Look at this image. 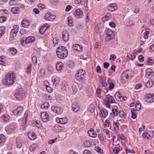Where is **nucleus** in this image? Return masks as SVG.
<instances>
[{"instance_id": "nucleus-7", "label": "nucleus", "mask_w": 154, "mask_h": 154, "mask_svg": "<svg viewBox=\"0 0 154 154\" xmlns=\"http://www.w3.org/2000/svg\"><path fill=\"white\" fill-rule=\"evenodd\" d=\"M16 125H7L5 127V130L8 133H10L14 131L15 129Z\"/></svg>"}, {"instance_id": "nucleus-28", "label": "nucleus", "mask_w": 154, "mask_h": 154, "mask_svg": "<svg viewBox=\"0 0 154 154\" xmlns=\"http://www.w3.org/2000/svg\"><path fill=\"white\" fill-rule=\"evenodd\" d=\"M59 81V79L58 77H53L52 78V82L54 83V84H55L56 86L58 85V83Z\"/></svg>"}, {"instance_id": "nucleus-39", "label": "nucleus", "mask_w": 154, "mask_h": 154, "mask_svg": "<svg viewBox=\"0 0 154 154\" xmlns=\"http://www.w3.org/2000/svg\"><path fill=\"white\" fill-rule=\"evenodd\" d=\"M100 82L101 83L102 86L104 87H106L107 85L106 82L104 81L102 78H101L100 80Z\"/></svg>"}, {"instance_id": "nucleus-55", "label": "nucleus", "mask_w": 154, "mask_h": 154, "mask_svg": "<svg viewBox=\"0 0 154 154\" xmlns=\"http://www.w3.org/2000/svg\"><path fill=\"white\" fill-rule=\"evenodd\" d=\"M113 126L116 131L118 130L119 125L118 123L115 122Z\"/></svg>"}, {"instance_id": "nucleus-38", "label": "nucleus", "mask_w": 154, "mask_h": 154, "mask_svg": "<svg viewBox=\"0 0 154 154\" xmlns=\"http://www.w3.org/2000/svg\"><path fill=\"white\" fill-rule=\"evenodd\" d=\"M119 115L121 118H125L126 116L124 112L122 110L119 111Z\"/></svg>"}, {"instance_id": "nucleus-1", "label": "nucleus", "mask_w": 154, "mask_h": 154, "mask_svg": "<svg viewBox=\"0 0 154 154\" xmlns=\"http://www.w3.org/2000/svg\"><path fill=\"white\" fill-rule=\"evenodd\" d=\"M5 78L3 80V84L6 85H12L14 83L15 79V74L13 72H8L5 76Z\"/></svg>"}, {"instance_id": "nucleus-37", "label": "nucleus", "mask_w": 154, "mask_h": 154, "mask_svg": "<svg viewBox=\"0 0 154 154\" xmlns=\"http://www.w3.org/2000/svg\"><path fill=\"white\" fill-rule=\"evenodd\" d=\"M141 104L139 101H137L136 102V103L135 105V107L136 110L139 111L141 109Z\"/></svg>"}, {"instance_id": "nucleus-17", "label": "nucleus", "mask_w": 154, "mask_h": 154, "mask_svg": "<svg viewBox=\"0 0 154 154\" xmlns=\"http://www.w3.org/2000/svg\"><path fill=\"white\" fill-rule=\"evenodd\" d=\"M117 9L116 5L115 3L110 4L108 7V10L111 11H114Z\"/></svg>"}, {"instance_id": "nucleus-29", "label": "nucleus", "mask_w": 154, "mask_h": 154, "mask_svg": "<svg viewBox=\"0 0 154 154\" xmlns=\"http://www.w3.org/2000/svg\"><path fill=\"white\" fill-rule=\"evenodd\" d=\"M11 11L14 14L18 13L19 8L18 7H14L11 8Z\"/></svg>"}, {"instance_id": "nucleus-11", "label": "nucleus", "mask_w": 154, "mask_h": 154, "mask_svg": "<svg viewBox=\"0 0 154 154\" xmlns=\"http://www.w3.org/2000/svg\"><path fill=\"white\" fill-rule=\"evenodd\" d=\"M145 100L149 103H151L154 102V95L149 94H147L145 97Z\"/></svg>"}, {"instance_id": "nucleus-24", "label": "nucleus", "mask_w": 154, "mask_h": 154, "mask_svg": "<svg viewBox=\"0 0 154 154\" xmlns=\"http://www.w3.org/2000/svg\"><path fill=\"white\" fill-rule=\"evenodd\" d=\"M115 97L117 100L119 101L123 100V99H124L121 94L119 92H116V93L115 95Z\"/></svg>"}, {"instance_id": "nucleus-63", "label": "nucleus", "mask_w": 154, "mask_h": 154, "mask_svg": "<svg viewBox=\"0 0 154 154\" xmlns=\"http://www.w3.org/2000/svg\"><path fill=\"white\" fill-rule=\"evenodd\" d=\"M38 7L40 8L41 9H44L45 8V5L44 4H39L38 5Z\"/></svg>"}, {"instance_id": "nucleus-26", "label": "nucleus", "mask_w": 154, "mask_h": 154, "mask_svg": "<svg viewBox=\"0 0 154 154\" xmlns=\"http://www.w3.org/2000/svg\"><path fill=\"white\" fill-rule=\"evenodd\" d=\"M88 134L89 136L91 137H97V134L94 133L93 129H91L88 131Z\"/></svg>"}, {"instance_id": "nucleus-23", "label": "nucleus", "mask_w": 154, "mask_h": 154, "mask_svg": "<svg viewBox=\"0 0 154 154\" xmlns=\"http://www.w3.org/2000/svg\"><path fill=\"white\" fill-rule=\"evenodd\" d=\"M35 40V38L33 36H29L25 39L26 43H27L34 42Z\"/></svg>"}, {"instance_id": "nucleus-5", "label": "nucleus", "mask_w": 154, "mask_h": 154, "mask_svg": "<svg viewBox=\"0 0 154 154\" xmlns=\"http://www.w3.org/2000/svg\"><path fill=\"white\" fill-rule=\"evenodd\" d=\"M19 26L18 25H15L13 27L10 33V36L12 38H14L16 35L17 33L18 32Z\"/></svg>"}, {"instance_id": "nucleus-64", "label": "nucleus", "mask_w": 154, "mask_h": 154, "mask_svg": "<svg viewBox=\"0 0 154 154\" xmlns=\"http://www.w3.org/2000/svg\"><path fill=\"white\" fill-rule=\"evenodd\" d=\"M114 86V84L111 82L109 87V89L110 90H112Z\"/></svg>"}, {"instance_id": "nucleus-4", "label": "nucleus", "mask_w": 154, "mask_h": 154, "mask_svg": "<svg viewBox=\"0 0 154 154\" xmlns=\"http://www.w3.org/2000/svg\"><path fill=\"white\" fill-rule=\"evenodd\" d=\"M85 71L82 69H80L77 71L75 75V77L77 80L80 81L84 78Z\"/></svg>"}, {"instance_id": "nucleus-62", "label": "nucleus", "mask_w": 154, "mask_h": 154, "mask_svg": "<svg viewBox=\"0 0 154 154\" xmlns=\"http://www.w3.org/2000/svg\"><path fill=\"white\" fill-rule=\"evenodd\" d=\"M138 59L140 62H142L144 61L143 57L142 55H140L139 56Z\"/></svg>"}, {"instance_id": "nucleus-54", "label": "nucleus", "mask_w": 154, "mask_h": 154, "mask_svg": "<svg viewBox=\"0 0 154 154\" xmlns=\"http://www.w3.org/2000/svg\"><path fill=\"white\" fill-rule=\"evenodd\" d=\"M126 152V153H134V151L132 149H130L128 148H127L125 149Z\"/></svg>"}, {"instance_id": "nucleus-57", "label": "nucleus", "mask_w": 154, "mask_h": 154, "mask_svg": "<svg viewBox=\"0 0 154 154\" xmlns=\"http://www.w3.org/2000/svg\"><path fill=\"white\" fill-rule=\"evenodd\" d=\"M53 42L54 45L57 44L58 42V38L56 37L54 38L53 40Z\"/></svg>"}, {"instance_id": "nucleus-12", "label": "nucleus", "mask_w": 154, "mask_h": 154, "mask_svg": "<svg viewBox=\"0 0 154 154\" xmlns=\"http://www.w3.org/2000/svg\"><path fill=\"white\" fill-rule=\"evenodd\" d=\"M72 109L75 112H78L80 109V106L79 103L76 102L73 103L72 105Z\"/></svg>"}, {"instance_id": "nucleus-47", "label": "nucleus", "mask_w": 154, "mask_h": 154, "mask_svg": "<svg viewBox=\"0 0 154 154\" xmlns=\"http://www.w3.org/2000/svg\"><path fill=\"white\" fill-rule=\"evenodd\" d=\"M149 34V31H146L143 33V37L145 39H147Z\"/></svg>"}, {"instance_id": "nucleus-50", "label": "nucleus", "mask_w": 154, "mask_h": 154, "mask_svg": "<svg viewBox=\"0 0 154 154\" xmlns=\"http://www.w3.org/2000/svg\"><path fill=\"white\" fill-rule=\"evenodd\" d=\"M36 147V145L35 144H32L29 147V149L30 151H32L34 150Z\"/></svg>"}, {"instance_id": "nucleus-13", "label": "nucleus", "mask_w": 154, "mask_h": 154, "mask_svg": "<svg viewBox=\"0 0 154 154\" xmlns=\"http://www.w3.org/2000/svg\"><path fill=\"white\" fill-rule=\"evenodd\" d=\"M74 14L77 18H81L83 16V12L80 9H76L74 12Z\"/></svg>"}, {"instance_id": "nucleus-60", "label": "nucleus", "mask_w": 154, "mask_h": 154, "mask_svg": "<svg viewBox=\"0 0 154 154\" xmlns=\"http://www.w3.org/2000/svg\"><path fill=\"white\" fill-rule=\"evenodd\" d=\"M45 70L43 69H41L40 70V75L41 76H43L45 75Z\"/></svg>"}, {"instance_id": "nucleus-2", "label": "nucleus", "mask_w": 154, "mask_h": 154, "mask_svg": "<svg viewBox=\"0 0 154 154\" xmlns=\"http://www.w3.org/2000/svg\"><path fill=\"white\" fill-rule=\"evenodd\" d=\"M56 54L58 58L63 59L67 57L68 51L65 47L59 46L57 49Z\"/></svg>"}, {"instance_id": "nucleus-6", "label": "nucleus", "mask_w": 154, "mask_h": 154, "mask_svg": "<svg viewBox=\"0 0 154 154\" xmlns=\"http://www.w3.org/2000/svg\"><path fill=\"white\" fill-rule=\"evenodd\" d=\"M107 36L106 37V40L107 41H109L113 38L114 34L113 32L111 30H108L106 32Z\"/></svg>"}, {"instance_id": "nucleus-31", "label": "nucleus", "mask_w": 154, "mask_h": 154, "mask_svg": "<svg viewBox=\"0 0 154 154\" xmlns=\"http://www.w3.org/2000/svg\"><path fill=\"white\" fill-rule=\"evenodd\" d=\"M3 120L5 122H7L10 119L9 116L7 114H4L2 116Z\"/></svg>"}, {"instance_id": "nucleus-35", "label": "nucleus", "mask_w": 154, "mask_h": 154, "mask_svg": "<svg viewBox=\"0 0 154 154\" xmlns=\"http://www.w3.org/2000/svg\"><path fill=\"white\" fill-rule=\"evenodd\" d=\"M9 51L12 54H14L17 52V50L14 48H11L9 49Z\"/></svg>"}, {"instance_id": "nucleus-27", "label": "nucleus", "mask_w": 154, "mask_h": 154, "mask_svg": "<svg viewBox=\"0 0 154 154\" xmlns=\"http://www.w3.org/2000/svg\"><path fill=\"white\" fill-rule=\"evenodd\" d=\"M68 85L67 83L65 81L63 82L61 85V88L62 91H65L67 88Z\"/></svg>"}, {"instance_id": "nucleus-42", "label": "nucleus", "mask_w": 154, "mask_h": 154, "mask_svg": "<svg viewBox=\"0 0 154 154\" xmlns=\"http://www.w3.org/2000/svg\"><path fill=\"white\" fill-rule=\"evenodd\" d=\"M84 145L85 147H89L91 145V142L89 141L86 140L84 142Z\"/></svg>"}, {"instance_id": "nucleus-53", "label": "nucleus", "mask_w": 154, "mask_h": 154, "mask_svg": "<svg viewBox=\"0 0 154 154\" xmlns=\"http://www.w3.org/2000/svg\"><path fill=\"white\" fill-rule=\"evenodd\" d=\"M6 20V18L5 17L2 16L0 17V22L3 23L5 22Z\"/></svg>"}, {"instance_id": "nucleus-46", "label": "nucleus", "mask_w": 154, "mask_h": 154, "mask_svg": "<svg viewBox=\"0 0 154 154\" xmlns=\"http://www.w3.org/2000/svg\"><path fill=\"white\" fill-rule=\"evenodd\" d=\"M19 108V106H18L17 107V109H14L13 111V113L14 115L18 116V115L19 113V110H18V109Z\"/></svg>"}, {"instance_id": "nucleus-18", "label": "nucleus", "mask_w": 154, "mask_h": 154, "mask_svg": "<svg viewBox=\"0 0 154 154\" xmlns=\"http://www.w3.org/2000/svg\"><path fill=\"white\" fill-rule=\"evenodd\" d=\"M51 109L54 112H56L57 114H60L62 112L63 109L61 108L53 106Z\"/></svg>"}, {"instance_id": "nucleus-58", "label": "nucleus", "mask_w": 154, "mask_h": 154, "mask_svg": "<svg viewBox=\"0 0 154 154\" xmlns=\"http://www.w3.org/2000/svg\"><path fill=\"white\" fill-rule=\"evenodd\" d=\"M112 112L114 116H116L118 115V111L117 109H113L112 110Z\"/></svg>"}, {"instance_id": "nucleus-34", "label": "nucleus", "mask_w": 154, "mask_h": 154, "mask_svg": "<svg viewBox=\"0 0 154 154\" xmlns=\"http://www.w3.org/2000/svg\"><path fill=\"white\" fill-rule=\"evenodd\" d=\"M153 84H154V81H149L146 83V86L148 88H150L152 86Z\"/></svg>"}, {"instance_id": "nucleus-36", "label": "nucleus", "mask_w": 154, "mask_h": 154, "mask_svg": "<svg viewBox=\"0 0 154 154\" xmlns=\"http://www.w3.org/2000/svg\"><path fill=\"white\" fill-rule=\"evenodd\" d=\"M47 29V28L45 26H42L40 27L39 31L41 34H42Z\"/></svg>"}, {"instance_id": "nucleus-19", "label": "nucleus", "mask_w": 154, "mask_h": 154, "mask_svg": "<svg viewBox=\"0 0 154 154\" xmlns=\"http://www.w3.org/2000/svg\"><path fill=\"white\" fill-rule=\"evenodd\" d=\"M108 112L105 108H103L101 109L100 111V115L101 117L105 118Z\"/></svg>"}, {"instance_id": "nucleus-32", "label": "nucleus", "mask_w": 154, "mask_h": 154, "mask_svg": "<svg viewBox=\"0 0 154 154\" xmlns=\"http://www.w3.org/2000/svg\"><path fill=\"white\" fill-rule=\"evenodd\" d=\"M25 96V92L22 89H20V100L23 99Z\"/></svg>"}, {"instance_id": "nucleus-3", "label": "nucleus", "mask_w": 154, "mask_h": 154, "mask_svg": "<svg viewBox=\"0 0 154 154\" xmlns=\"http://www.w3.org/2000/svg\"><path fill=\"white\" fill-rule=\"evenodd\" d=\"M106 97L105 98V100L106 102V107L109 108L110 103H114L115 100L113 97L109 95H106Z\"/></svg>"}, {"instance_id": "nucleus-56", "label": "nucleus", "mask_w": 154, "mask_h": 154, "mask_svg": "<svg viewBox=\"0 0 154 154\" xmlns=\"http://www.w3.org/2000/svg\"><path fill=\"white\" fill-rule=\"evenodd\" d=\"M56 18V16L55 15H50L49 17L48 18V20L52 21Z\"/></svg>"}, {"instance_id": "nucleus-52", "label": "nucleus", "mask_w": 154, "mask_h": 154, "mask_svg": "<svg viewBox=\"0 0 154 154\" xmlns=\"http://www.w3.org/2000/svg\"><path fill=\"white\" fill-rule=\"evenodd\" d=\"M143 136L144 138H147L149 139V137H150L149 134L147 133H144L143 134Z\"/></svg>"}, {"instance_id": "nucleus-45", "label": "nucleus", "mask_w": 154, "mask_h": 154, "mask_svg": "<svg viewBox=\"0 0 154 154\" xmlns=\"http://www.w3.org/2000/svg\"><path fill=\"white\" fill-rule=\"evenodd\" d=\"M72 88L73 91V93L75 94L77 91V88L76 85H73L72 86Z\"/></svg>"}, {"instance_id": "nucleus-48", "label": "nucleus", "mask_w": 154, "mask_h": 154, "mask_svg": "<svg viewBox=\"0 0 154 154\" xmlns=\"http://www.w3.org/2000/svg\"><path fill=\"white\" fill-rule=\"evenodd\" d=\"M131 117L133 119H135L136 117V115L135 113V110L132 109L131 110Z\"/></svg>"}, {"instance_id": "nucleus-8", "label": "nucleus", "mask_w": 154, "mask_h": 154, "mask_svg": "<svg viewBox=\"0 0 154 154\" xmlns=\"http://www.w3.org/2000/svg\"><path fill=\"white\" fill-rule=\"evenodd\" d=\"M62 37L64 41L66 42L68 41L69 38V34L68 32L65 30L63 31L62 32Z\"/></svg>"}, {"instance_id": "nucleus-21", "label": "nucleus", "mask_w": 154, "mask_h": 154, "mask_svg": "<svg viewBox=\"0 0 154 154\" xmlns=\"http://www.w3.org/2000/svg\"><path fill=\"white\" fill-rule=\"evenodd\" d=\"M128 76L126 75L125 73L124 72L122 74V77L121 80L122 82H125L128 81Z\"/></svg>"}, {"instance_id": "nucleus-61", "label": "nucleus", "mask_w": 154, "mask_h": 154, "mask_svg": "<svg viewBox=\"0 0 154 154\" xmlns=\"http://www.w3.org/2000/svg\"><path fill=\"white\" fill-rule=\"evenodd\" d=\"M116 58V56L113 54L111 55L110 57V60H114Z\"/></svg>"}, {"instance_id": "nucleus-16", "label": "nucleus", "mask_w": 154, "mask_h": 154, "mask_svg": "<svg viewBox=\"0 0 154 154\" xmlns=\"http://www.w3.org/2000/svg\"><path fill=\"white\" fill-rule=\"evenodd\" d=\"M72 48L74 50L79 52L83 50L82 46L78 44L73 45L72 46Z\"/></svg>"}, {"instance_id": "nucleus-22", "label": "nucleus", "mask_w": 154, "mask_h": 154, "mask_svg": "<svg viewBox=\"0 0 154 154\" xmlns=\"http://www.w3.org/2000/svg\"><path fill=\"white\" fill-rule=\"evenodd\" d=\"M28 136L29 138L31 140H34L36 138L35 134L32 132H29L28 133Z\"/></svg>"}, {"instance_id": "nucleus-51", "label": "nucleus", "mask_w": 154, "mask_h": 154, "mask_svg": "<svg viewBox=\"0 0 154 154\" xmlns=\"http://www.w3.org/2000/svg\"><path fill=\"white\" fill-rule=\"evenodd\" d=\"M32 62L34 64H37V59L36 56H33L32 59Z\"/></svg>"}, {"instance_id": "nucleus-33", "label": "nucleus", "mask_w": 154, "mask_h": 154, "mask_svg": "<svg viewBox=\"0 0 154 154\" xmlns=\"http://www.w3.org/2000/svg\"><path fill=\"white\" fill-rule=\"evenodd\" d=\"M49 105L48 103H45L41 105V108L42 109H47L48 108Z\"/></svg>"}, {"instance_id": "nucleus-49", "label": "nucleus", "mask_w": 154, "mask_h": 154, "mask_svg": "<svg viewBox=\"0 0 154 154\" xmlns=\"http://www.w3.org/2000/svg\"><path fill=\"white\" fill-rule=\"evenodd\" d=\"M14 96L18 100H19V91L17 90L14 94Z\"/></svg>"}, {"instance_id": "nucleus-41", "label": "nucleus", "mask_w": 154, "mask_h": 154, "mask_svg": "<svg viewBox=\"0 0 154 154\" xmlns=\"http://www.w3.org/2000/svg\"><path fill=\"white\" fill-rule=\"evenodd\" d=\"M5 141V137L3 134L0 135V143H3Z\"/></svg>"}, {"instance_id": "nucleus-15", "label": "nucleus", "mask_w": 154, "mask_h": 154, "mask_svg": "<svg viewBox=\"0 0 154 154\" xmlns=\"http://www.w3.org/2000/svg\"><path fill=\"white\" fill-rule=\"evenodd\" d=\"M154 75L152 70L150 69H147L146 70V76L147 78H150Z\"/></svg>"}, {"instance_id": "nucleus-59", "label": "nucleus", "mask_w": 154, "mask_h": 154, "mask_svg": "<svg viewBox=\"0 0 154 154\" xmlns=\"http://www.w3.org/2000/svg\"><path fill=\"white\" fill-rule=\"evenodd\" d=\"M147 62L149 65H151L153 64V61L152 59L149 58L148 59Z\"/></svg>"}, {"instance_id": "nucleus-44", "label": "nucleus", "mask_w": 154, "mask_h": 154, "mask_svg": "<svg viewBox=\"0 0 154 154\" xmlns=\"http://www.w3.org/2000/svg\"><path fill=\"white\" fill-rule=\"evenodd\" d=\"M32 66V65L31 63L28 65L26 69V72L28 74H29L31 73Z\"/></svg>"}, {"instance_id": "nucleus-20", "label": "nucleus", "mask_w": 154, "mask_h": 154, "mask_svg": "<svg viewBox=\"0 0 154 154\" xmlns=\"http://www.w3.org/2000/svg\"><path fill=\"white\" fill-rule=\"evenodd\" d=\"M30 24L29 21L26 20H23L21 23V25L25 28L28 27L29 26Z\"/></svg>"}, {"instance_id": "nucleus-40", "label": "nucleus", "mask_w": 154, "mask_h": 154, "mask_svg": "<svg viewBox=\"0 0 154 154\" xmlns=\"http://www.w3.org/2000/svg\"><path fill=\"white\" fill-rule=\"evenodd\" d=\"M5 32L4 27H0V37L4 34Z\"/></svg>"}, {"instance_id": "nucleus-43", "label": "nucleus", "mask_w": 154, "mask_h": 154, "mask_svg": "<svg viewBox=\"0 0 154 154\" xmlns=\"http://www.w3.org/2000/svg\"><path fill=\"white\" fill-rule=\"evenodd\" d=\"M98 137L100 140L101 143L103 144L104 138L103 135L101 134H99L98 135Z\"/></svg>"}, {"instance_id": "nucleus-14", "label": "nucleus", "mask_w": 154, "mask_h": 154, "mask_svg": "<svg viewBox=\"0 0 154 154\" xmlns=\"http://www.w3.org/2000/svg\"><path fill=\"white\" fill-rule=\"evenodd\" d=\"M56 121L58 123H60L63 124H66L67 121V119L66 118H57L56 119Z\"/></svg>"}, {"instance_id": "nucleus-25", "label": "nucleus", "mask_w": 154, "mask_h": 154, "mask_svg": "<svg viewBox=\"0 0 154 154\" xmlns=\"http://www.w3.org/2000/svg\"><path fill=\"white\" fill-rule=\"evenodd\" d=\"M63 66V63L60 62H57L56 64V68L57 69L58 71H60L61 70Z\"/></svg>"}, {"instance_id": "nucleus-9", "label": "nucleus", "mask_w": 154, "mask_h": 154, "mask_svg": "<svg viewBox=\"0 0 154 154\" xmlns=\"http://www.w3.org/2000/svg\"><path fill=\"white\" fill-rule=\"evenodd\" d=\"M28 112L26 111L24 112V117L22 118V127L24 129L26 128V122L27 121V119L28 115Z\"/></svg>"}, {"instance_id": "nucleus-30", "label": "nucleus", "mask_w": 154, "mask_h": 154, "mask_svg": "<svg viewBox=\"0 0 154 154\" xmlns=\"http://www.w3.org/2000/svg\"><path fill=\"white\" fill-rule=\"evenodd\" d=\"M124 72L125 73V74L128 76V78L130 76H132L133 75L134 72L132 70H128L125 71Z\"/></svg>"}, {"instance_id": "nucleus-10", "label": "nucleus", "mask_w": 154, "mask_h": 154, "mask_svg": "<svg viewBox=\"0 0 154 154\" xmlns=\"http://www.w3.org/2000/svg\"><path fill=\"white\" fill-rule=\"evenodd\" d=\"M41 117L44 122H47L49 120V116L46 112H44L41 113Z\"/></svg>"}]
</instances>
